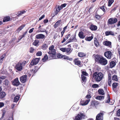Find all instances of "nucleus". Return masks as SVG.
<instances>
[{
    "instance_id": "nucleus-49",
    "label": "nucleus",
    "mask_w": 120,
    "mask_h": 120,
    "mask_svg": "<svg viewBox=\"0 0 120 120\" xmlns=\"http://www.w3.org/2000/svg\"><path fill=\"white\" fill-rule=\"evenodd\" d=\"M116 115L117 116H120V109L116 111Z\"/></svg>"
},
{
    "instance_id": "nucleus-43",
    "label": "nucleus",
    "mask_w": 120,
    "mask_h": 120,
    "mask_svg": "<svg viewBox=\"0 0 120 120\" xmlns=\"http://www.w3.org/2000/svg\"><path fill=\"white\" fill-rule=\"evenodd\" d=\"M96 38V40H94V44H95V46L96 47H97L98 46V45L99 44V43H98V41L97 40V39L96 38Z\"/></svg>"
},
{
    "instance_id": "nucleus-37",
    "label": "nucleus",
    "mask_w": 120,
    "mask_h": 120,
    "mask_svg": "<svg viewBox=\"0 0 120 120\" xmlns=\"http://www.w3.org/2000/svg\"><path fill=\"white\" fill-rule=\"evenodd\" d=\"M26 12V11L25 10H24L18 12L17 13V14H18V15H22L25 13Z\"/></svg>"
},
{
    "instance_id": "nucleus-36",
    "label": "nucleus",
    "mask_w": 120,
    "mask_h": 120,
    "mask_svg": "<svg viewBox=\"0 0 120 120\" xmlns=\"http://www.w3.org/2000/svg\"><path fill=\"white\" fill-rule=\"evenodd\" d=\"M118 83H114L112 84V87L113 88H116L118 85Z\"/></svg>"
},
{
    "instance_id": "nucleus-19",
    "label": "nucleus",
    "mask_w": 120,
    "mask_h": 120,
    "mask_svg": "<svg viewBox=\"0 0 120 120\" xmlns=\"http://www.w3.org/2000/svg\"><path fill=\"white\" fill-rule=\"evenodd\" d=\"M90 101V99H88L84 102H83L82 101H81V104L82 105V106L86 105L88 104L89 102Z\"/></svg>"
},
{
    "instance_id": "nucleus-61",
    "label": "nucleus",
    "mask_w": 120,
    "mask_h": 120,
    "mask_svg": "<svg viewBox=\"0 0 120 120\" xmlns=\"http://www.w3.org/2000/svg\"><path fill=\"white\" fill-rule=\"evenodd\" d=\"M100 8L104 12H105V10L104 8V6H102Z\"/></svg>"
},
{
    "instance_id": "nucleus-28",
    "label": "nucleus",
    "mask_w": 120,
    "mask_h": 120,
    "mask_svg": "<svg viewBox=\"0 0 120 120\" xmlns=\"http://www.w3.org/2000/svg\"><path fill=\"white\" fill-rule=\"evenodd\" d=\"M115 65V63L114 61H111L110 63V66L111 68L113 67Z\"/></svg>"
},
{
    "instance_id": "nucleus-30",
    "label": "nucleus",
    "mask_w": 120,
    "mask_h": 120,
    "mask_svg": "<svg viewBox=\"0 0 120 120\" xmlns=\"http://www.w3.org/2000/svg\"><path fill=\"white\" fill-rule=\"evenodd\" d=\"M48 47V45L46 44H43L42 46V48L43 50H45L47 49Z\"/></svg>"
},
{
    "instance_id": "nucleus-10",
    "label": "nucleus",
    "mask_w": 120,
    "mask_h": 120,
    "mask_svg": "<svg viewBox=\"0 0 120 120\" xmlns=\"http://www.w3.org/2000/svg\"><path fill=\"white\" fill-rule=\"evenodd\" d=\"M104 114L103 113H100L96 116V120H103Z\"/></svg>"
},
{
    "instance_id": "nucleus-38",
    "label": "nucleus",
    "mask_w": 120,
    "mask_h": 120,
    "mask_svg": "<svg viewBox=\"0 0 120 120\" xmlns=\"http://www.w3.org/2000/svg\"><path fill=\"white\" fill-rule=\"evenodd\" d=\"M5 84L7 86H8V85L9 84L10 82L7 79H6L4 81Z\"/></svg>"
},
{
    "instance_id": "nucleus-46",
    "label": "nucleus",
    "mask_w": 120,
    "mask_h": 120,
    "mask_svg": "<svg viewBox=\"0 0 120 120\" xmlns=\"http://www.w3.org/2000/svg\"><path fill=\"white\" fill-rule=\"evenodd\" d=\"M60 50L63 52H66V48H60Z\"/></svg>"
},
{
    "instance_id": "nucleus-41",
    "label": "nucleus",
    "mask_w": 120,
    "mask_h": 120,
    "mask_svg": "<svg viewBox=\"0 0 120 120\" xmlns=\"http://www.w3.org/2000/svg\"><path fill=\"white\" fill-rule=\"evenodd\" d=\"M38 41H36L35 40L33 43V44L35 46H37L38 45Z\"/></svg>"
},
{
    "instance_id": "nucleus-44",
    "label": "nucleus",
    "mask_w": 120,
    "mask_h": 120,
    "mask_svg": "<svg viewBox=\"0 0 120 120\" xmlns=\"http://www.w3.org/2000/svg\"><path fill=\"white\" fill-rule=\"evenodd\" d=\"M42 53L41 51H38L36 53V55L38 56H41L42 55Z\"/></svg>"
},
{
    "instance_id": "nucleus-1",
    "label": "nucleus",
    "mask_w": 120,
    "mask_h": 120,
    "mask_svg": "<svg viewBox=\"0 0 120 120\" xmlns=\"http://www.w3.org/2000/svg\"><path fill=\"white\" fill-rule=\"evenodd\" d=\"M95 59L96 62L102 65H105L107 63V61L106 59L98 55H96L95 56Z\"/></svg>"
},
{
    "instance_id": "nucleus-54",
    "label": "nucleus",
    "mask_w": 120,
    "mask_h": 120,
    "mask_svg": "<svg viewBox=\"0 0 120 120\" xmlns=\"http://www.w3.org/2000/svg\"><path fill=\"white\" fill-rule=\"evenodd\" d=\"M66 5V3H64L63 4H62L60 6L62 8H63L65 7Z\"/></svg>"
},
{
    "instance_id": "nucleus-25",
    "label": "nucleus",
    "mask_w": 120,
    "mask_h": 120,
    "mask_svg": "<svg viewBox=\"0 0 120 120\" xmlns=\"http://www.w3.org/2000/svg\"><path fill=\"white\" fill-rule=\"evenodd\" d=\"M72 51V49H71V48H66V52L67 53V54H69V53H70Z\"/></svg>"
},
{
    "instance_id": "nucleus-33",
    "label": "nucleus",
    "mask_w": 120,
    "mask_h": 120,
    "mask_svg": "<svg viewBox=\"0 0 120 120\" xmlns=\"http://www.w3.org/2000/svg\"><path fill=\"white\" fill-rule=\"evenodd\" d=\"M107 98L108 99L107 100H105V102L106 103H110V96L109 94H108L107 95Z\"/></svg>"
},
{
    "instance_id": "nucleus-63",
    "label": "nucleus",
    "mask_w": 120,
    "mask_h": 120,
    "mask_svg": "<svg viewBox=\"0 0 120 120\" xmlns=\"http://www.w3.org/2000/svg\"><path fill=\"white\" fill-rule=\"evenodd\" d=\"M48 53L49 54V55L50 56V57H51V58H52V51H49V52H48Z\"/></svg>"
},
{
    "instance_id": "nucleus-42",
    "label": "nucleus",
    "mask_w": 120,
    "mask_h": 120,
    "mask_svg": "<svg viewBox=\"0 0 120 120\" xmlns=\"http://www.w3.org/2000/svg\"><path fill=\"white\" fill-rule=\"evenodd\" d=\"M92 86L93 88H97L99 87V86L97 84H94L92 85Z\"/></svg>"
},
{
    "instance_id": "nucleus-9",
    "label": "nucleus",
    "mask_w": 120,
    "mask_h": 120,
    "mask_svg": "<svg viewBox=\"0 0 120 120\" xmlns=\"http://www.w3.org/2000/svg\"><path fill=\"white\" fill-rule=\"evenodd\" d=\"M27 75H23L20 77V81L22 83L26 82L27 80Z\"/></svg>"
},
{
    "instance_id": "nucleus-29",
    "label": "nucleus",
    "mask_w": 120,
    "mask_h": 120,
    "mask_svg": "<svg viewBox=\"0 0 120 120\" xmlns=\"http://www.w3.org/2000/svg\"><path fill=\"white\" fill-rule=\"evenodd\" d=\"M104 97L103 96H97L96 98L97 99H98L100 100H101L102 99H104Z\"/></svg>"
},
{
    "instance_id": "nucleus-53",
    "label": "nucleus",
    "mask_w": 120,
    "mask_h": 120,
    "mask_svg": "<svg viewBox=\"0 0 120 120\" xmlns=\"http://www.w3.org/2000/svg\"><path fill=\"white\" fill-rule=\"evenodd\" d=\"M58 23H57V22H56L54 25V28H57L58 26Z\"/></svg>"
},
{
    "instance_id": "nucleus-34",
    "label": "nucleus",
    "mask_w": 120,
    "mask_h": 120,
    "mask_svg": "<svg viewBox=\"0 0 120 120\" xmlns=\"http://www.w3.org/2000/svg\"><path fill=\"white\" fill-rule=\"evenodd\" d=\"M81 78L82 81H83V82H85L86 81V77L83 75H81Z\"/></svg>"
},
{
    "instance_id": "nucleus-39",
    "label": "nucleus",
    "mask_w": 120,
    "mask_h": 120,
    "mask_svg": "<svg viewBox=\"0 0 120 120\" xmlns=\"http://www.w3.org/2000/svg\"><path fill=\"white\" fill-rule=\"evenodd\" d=\"M25 35L23 34L22 35H21L18 38V40H20L22 39L25 36Z\"/></svg>"
},
{
    "instance_id": "nucleus-26",
    "label": "nucleus",
    "mask_w": 120,
    "mask_h": 120,
    "mask_svg": "<svg viewBox=\"0 0 120 120\" xmlns=\"http://www.w3.org/2000/svg\"><path fill=\"white\" fill-rule=\"evenodd\" d=\"M98 92L99 94H100L103 95L105 94L104 91L102 89H99L98 90Z\"/></svg>"
},
{
    "instance_id": "nucleus-45",
    "label": "nucleus",
    "mask_w": 120,
    "mask_h": 120,
    "mask_svg": "<svg viewBox=\"0 0 120 120\" xmlns=\"http://www.w3.org/2000/svg\"><path fill=\"white\" fill-rule=\"evenodd\" d=\"M95 17L98 19H99L101 17L97 14L95 15Z\"/></svg>"
},
{
    "instance_id": "nucleus-55",
    "label": "nucleus",
    "mask_w": 120,
    "mask_h": 120,
    "mask_svg": "<svg viewBox=\"0 0 120 120\" xmlns=\"http://www.w3.org/2000/svg\"><path fill=\"white\" fill-rule=\"evenodd\" d=\"M34 50V49L32 47H31L30 49V52L31 53H32Z\"/></svg>"
},
{
    "instance_id": "nucleus-2",
    "label": "nucleus",
    "mask_w": 120,
    "mask_h": 120,
    "mask_svg": "<svg viewBox=\"0 0 120 120\" xmlns=\"http://www.w3.org/2000/svg\"><path fill=\"white\" fill-rule=\"evenodd\" d=\"M93 76L94 77L96 81L99 82L102 79L103 75L101 72H95L93 74Z\"/></svg>"
},
{
    "instance_id": "nucleus-3",
    "label": "nucleus",
    "mask_w": 120,
    "mask_h": 120,
    "mask_svg": "<svg viewBox=\"0 0 120 120\" xmlns=\"http://www.w3.org/2000/svg\"><path fill=\"white\" fill-rule=\"evenodd\" d=\"M26 63V61L19 62L15 66L16 69L18 71H21L22 69V67L25 65Z\"/></svg>"
},
{
    "instance_id": "nucleus-14",
    "label": "nucleus",
    "mask_w": 120,
    "mask_h": 120,
    "mask_svg": "<svg viewBox=\"0 0 120 120\" xmlns=\"http://www.w3.org/2000/svg\"><path fill=\"white\" fill-rule=\"evenodd\" d=\"M45 37V35L42 34H40L36 35V38L37 39H44Z\"/></svg>"
},
{
    "instance_id": "nucleus-56",
    "label": "nucleus",
    "mask_w": 120,
    "mask_h": 120,
    "mask_svg": "<svg viewBox=\"0 0 120 120\" xmlns=\"http://www.w3.org/2000/svg\"><path fill=\"white\" fill-rule=\"evenodd\" d=\"M86 97L87 99H89L91 98V96L90 94H88L86 96Z\"/></svg>"
},
{
    "instance_id": "nucleus-59",
    "label": "nucleus",
    "mask_w": 120,
    "mask_h": 120,
    "mask_svg": "<svg viewBox=\"0 0 120 120\" xmlns=\"http://www.w3.org/2000/svg\"><path fill=\"white\" fill-rule=\"evenodd\" d=\"M39 31L41 32H45L46 34H48V31H46V30H40Z\"/></svg>"
},
{
    "instance_id": "nucleus-58",
    "label": "nucleus",
    "mask_w": 120,
    "mask_h": 120,
    "mask_svg": "<svg viewBox=\"0 0 120 120\" xmlns=\"http://www.w3.org/2000/svg\"><path fill=\"white\" fill-rule=\"evenodd\" d=\"M34 30V28H33L32 29H30L29 32V33H32L33 31V30Z\"/></svg>"
},
{
    "instance_id": "nucleus-16",
    "label": "nucleus",
    "mask_w": 120,
    "mask_h": 120,
    "mask_svg": "<svg viewBox=\"0 0 120 120\" xmlns=\"http://www.w3.org/2000/svg\"><path fill=\"white\" fill-rule=\"evenodd\" d=\"M83 34V32L81 31L79 32L78 34V36L80 38L83 39L85 37V36Z\"/></svg>"
},
{
    "instance_id": "nucleus-7",
    "label": "nucleus",
    "mask_w": 120,
    "mask_h": 120,
    "mask_svg": "<svg viewBox=\"0 0 120 120\" xmlns=\"http://www.w3.org/2000/svg\"><path fill=\"white\" fill-rule=\"evenodd\" d=\"M117 21V20L116 18H112L108 20V23L110 24H112L116 23Z\"/></svg>"
},
{
    "instance_id": "nucleus-20",
    "label": "nucleus",
    "mask_w": 120,
    "mask_h": 120,
    "mask_svg": "<svg viewBox=\"0 0 120 120\" xmlns=\"http://www.w3.org/2000/svg\"><path fill=\"white\" fill-rule=\"evenodd\" d=\"M52 53V58L53 59H55V58L56 56V52L55 50L54 49H53L51 51Z\"/></svg>"
},
{
    "instance_id": "nucleus-35",
    "label": "nucleus",
    "mask_w": 120,
    "mask_h": 120,
    "mask_svg": "<svg viewBox=\"0 0 120 120\" xmlns=\"http://www.w3.org/2000/svg\"><path fill=\"white\" fill-rule=\"evenodd\" d=\"M114 0H109L108 2V6H110L112 3L114 2Z\"/></svg>"
},
{
    "instance_id": "nucleus-50",
    "label": "nucleus",
    "mask_w": 120,
    "mask_h": 120,
    "mask_svg": "<svg viewBox=\"0 0 120 120\" xmlns=\"http://www.w3.org/2000/svg\"><path fill=\"white\" fill-rule=\"evenodd\" d=\"M111 82L112 81L111 79H108V85L109 86H111Z\"/></svg>"
},
{
    "instance_id": "nucleus-47",
    "label": "nucleus",
    "mask_w": 120,
    "mask_h": 120,
    "mask_svg": "<svg viewBox=\"0 0 120 120\" xmlns=\"http://www.w3.org/2000/svg\"><path fill=\"white\" fill-rule=\"evenodd\" d=\"M82 75H84L85 76H88V74L85 71H82Z\"/></svg>"
},
{
    "instance_id": "nucleus-12",
    "label": "nucleus",
    "mask_w": 120,
    "mask_h": 120,
    "mask_svg": "<svg viewBox=\"0 0 120 120\" xmlns=\"http://www.w3.org/2000/svg\"><path fill=\"white\" fill-rule=\"evenodd\" d=\"M74 62L75 65H77L79 67H81L82 66L83 64H81L80 61L77 60V59H75L74 60Z\"/></svg>"
},
{
    "instance_id": "nucleus-23",
    "label": "nucleus",
    "mask_w": 120,
    "mask_h": 120,
    "mask_svg": "<svg viewBox=\"0 0 120 120\" xmlns=\"http://www.w3.org/2000/svg\"><path fill=\"white\" fill-rule=\"evenodd\" d=\"M20 97V96L19 95L15 96L14 98L13 101L15 102H17L19 100Z\"/></svg>"
},
{
    "instance_id": "nucleus-31",
    "label": "nucleus",
    "mask_w": 120,
    "mask_h": 120,
    "mask_svg": "<svg viewBox=\"0 0 120 120\" xmlns=\"http://www.w3.org/2000/svg\"><path fill=\"white\" fill-rule=\"evenodd\" d=\"M112 80H115L116 81H118V79L117 78V76L116 75L113 76L112 77Z\"/></svg>"
},
{
    "instance_id": "nucleus-8",
    "label": "nucleus",
    "mask_w": 120,
    "mask_h": 120,
    "mask_svg": "<svg viewBox=\"0 0 120 120\" xmlns=\"http://www.w3.org/2000/svg\"><path fill=\"white\" fill-rule=\"evenodd\" d=\"M13 85L15 86H17L20 84V82H19L18 78L15 79L12 81Z\"/></svg>"
},
{
    "instance_id": "nucleus-11",
    "label": "nucleus",
    "mask_w": 120,
    "mask_h": 120,
    "mask_svg": "<svg viewBox=\"0 0 120 120\" xmlns=\"http://www.w3.org/2000/svg\"><path fill=\"white\" fill-rule=\"evenodd\" d=\"M112 55L111 52L110 51H107L105 52L104 55L107 58L111 59Z\"/></svg>"
},
{
    "instance_id": "nucleus-5",
    "label": "nucleus",
    "mask_w": 120,
    "mask_h": 120,
    "mask_svg": "<svg viewBox=\"0 0 120 120\" xmlns=\"http://www.w3.org/2000/svg\"><path fill=\"white\" fill-rule=\"evenodd\" d=\"M75 36L76 35H72L71 38L67 41V42L64 43V45H66L71 42L77 41V39L76 38Z\"/></svg>"
},
{
    "instance_id": "nucleus-15",
    "label": "nucleus",
    "mask_w": 120,
    "mask_h": 120,
    "mask_svg": "<svg viewBox=\"0 0 120 120\" xmlns=\"http://www.w3.org/2000/svg\"><path fill=\"white\" fill-rule=\"evenodd\" d=\"M89 28L92 31L96 30L97 29V26L93 24H91Z\"/></svg>"
},
{
    "instance_id": "nucleus-21",
    "label": "nucleus",
    "mask_w": 120,
    "mask_h": 120,
    "mask_svg": "<svg viewBox=\"0 0 120 120\" xmlns=\"http://www.w3.org/2000/svg\"><path fill=\"white\" fill-rule=\"evenodd\" d=\"M91 35V36L90 37H86L85 38V40L87 41H91L93 39V34H92Z\"/></svg>"
},
{
    "instance_id": "nucleus-32",
    "label": "nucleus",
    "mask_w": 120,
    "mask_h": 120,
    "mask_svg": "<svg viewBox=\"0 0 120 120\" xmlns=\"http://www.w3.org/2000/svg\"><path fill=\"white\" fill-rule=\"evenodd\" d=\"M48 59V56L46 54H45L44 56V57L42 58V60L43 62H45Z\"/></svg>"
},
{
    "instance_id": "nucleus-24",
    "label": "nucleus",
    "mask_w": 120,
    "mask_h": 120,
    "mask_svg": "<svg viewBox=\"0 0 120 120\" xmlns=\"http://www.w3.org/2000/svg\"><path fill=\"white\" fill-rule=\"evenodd\" d=\"M10 20V18L9 16H7L5 17L3 19V22H5L9 21Z\"/></svg>"
},
{
    "instance_id": "nucleus-18",
    "label": "nucleus",
    "mask_w": 120,
    "mask_h": 120,
    "mask_svg": "<svg viewBox=\"0 0 120 120\" xmlns=\"http://www.w3.org/2000/svg\"><path fill=\"white\" fill-rule=\"evenodd\" d=\"M105 34L106 36H108L109 35L113 36L114 35V33L111 31H106L105 32Z\"/></svg>"
},
{
    "instance_id": "nucleus-52",
    "label": "nucleus",
    "mask_w": 120,
    "mask_h": 120,
    "mask_svg": "<svg viewBox=\"0 0 120 120\" xmlns=\"http://www.w3.org/2000/svg\"><path fill=\"white\" fill-rule=\"evenodd\" d=\"M54 46L53 45H52L50 46L49 48V50L50 51H52L54 49Z\"/></svg>"
},
{
    "instance_id": "nucleus-17",
    "label": "nucleus",
    "mask_w": 120,
    "mask_h": 120,
    "mask_svg": "<svg viewBox=\"0 0 120 120\" xmlns=\"http://www.w3.org/2000/svg\"><path fill=\"white\" fill-rule=\"evenodd\" d=\"M6 94V93L4 91L0 92V98L2 99L4 98Z\"/></svg>"
},
{
    "instance_id": "nucleus-57",
    "label": "nucleus",
    "mask_w": 120,
    "mask_h": 120,
    "mask_svg": "<svg viewBox=\"0 0 120 120\" xmlns=\"http://www.w3.org/2000/svg\"><path fill=\"white\" fill-rule=\"evenodd\" d=\"M45 16V15H43L39 19V20H41Z\"/></svg>"
},
{
    "instance_id": "nucleus-48",
    "label": "nucleus",
    "mask_w": 120,
    "mask_h": 120,
    "mask_svg": "<svg viewBox=\"0 0 120 120\" xmlns=\"http://www.w3.org/2000/svg\"><path fill=\"white\" fill-rule=\"evenodd\" d=\"M65 59H66L68 60H69L70 61H71L73 59L71 58H69L68 56H66V58Z\"/></svg>"
},
{
    "instance_id": "nucleus-13",
    "label": "nucleus",
    "mask_w": 120,
    "mask_h": 120,
    "mask_svg": "<svg viewBox=\"0 0 120 120\" xmlns=\"http://www.w3.org/2000/svg\"><path fill=\"white\" fill-rule=\"evenodd\" d=\"M90 103V106L92 107L96 106L99 103L98 102L95 100L92 101Z\"/></svg>"
},
{
    "instance_id": "nucleus-40",
    "label": "nucleus",
    "mask_w": 120,
    "mask_h": 120,
    "mask_svg": "<svg viewBox=\"0 0 120 120\" xmlns=\"http://www.w3.org/2000/svg\"><path fill=\"white\" fill-rule=\"evenodd\" d=\"M78 55L80 57H82L84 56V53L80 52L79 53Z\"/></svg>"
},
{
    "instance_id": "nucleus-27",
    "label": "nucleus",
    "mask_w": 120,
    "mask_h": 120,
    "mask_svg": "<svg viewBox=\"0 0 120 120\" xmlns=\"http://www.w3.org/2000/svg\"><path fill=\"white\" fill-rule=\"evenodd\" d=\"M25 24H22L18 29V30L19 31H19L21 30L23 28V27L25 26Z\"/></svg>"
},
{
    "instance_id": "nucleus-51",
    "label": "nucleus",
    "mask_w": 120,
    "mask_h": 120,
    "mask_svg": "<svg viewBox=\"0 0 120 120\" xmlns=\"http://www.w3.org/2000/svg\"><path fill=\"white\" fill-rule=\"evenodd\" d=\"M57 56L58 58H62V56L60 53H59L57 54Z\"/></svg>"
},
{
    "instance_id": "nucleus-60",
    "label": "nucleus",
    "mask_w": 120,
    "mask_h": 120,
    "mask_svg": "<svg viewBox=\"0 0 120 120\" xmlns=\"http://www.w3.org/2000/svg\"><path fill=\"white\" fill-rule=\"evenodd\" d=\"M4 105V103L3 102H0V108L3 107Z\"/></svg>"
},
{
    "instance_id": "nucleus-22",
    "label": "nucleus",
    "mask_w": 120,
    "mask_h": 120,
    "mask_svg": "<svg viewBox=\"0 0 120 120\" xmlns=\"http://www.w3.org/2000/svg\"><path fill=\"white\" fill-rule=\"evenodd\" d=\"M103 44L106 46H109L111 45V43L110 41H106L104 42Z\"/></svg>"
},
{
    "instance_id": "nucleus-64",
    "label": "nucleus",
    "mask_w": 120,
    "mask_h": 120,
    "mask_svg": "<svg viewBox=\"0 0 120 120\" xmlns=\"http://www.w3.org/2000/svg\"><path fill=\"white\" fill-rule=\"evenodd\" d=\"M8 120H13L12 117H9Z\"/></svg>"
},
{
    "instance_id": "nucleus-4",
    "label": "nucleus",
    "mask_w": 120,
    "mask_h": 120,
    "mask_svg": "<svg viewBox=\"0 0 120 120\" xmlns=\"http://www.w3.org/2000/svg\"><path fill=\"white\" fill-rule=\"evenodd\" d=\"M85 116L83 112H80L75 117L74 120H81L85 119Z\"/></svg>"
},
{
    "instance_id": "nucleus-6",
    "label": "nucleus",
    "mask_w": 120,
    "mask_h": 120,
    "mask_svg": "<svg viewBox=\"0 0 120 120\" xmlns=\"http://www.w3.org/2000/svg\"><path fill=\"white\" fill-rule=\"evenodd\" d=\"M40 59V58H35L33 59L31 61L30 64L31 65H35L37 64L39 62Z\"/></svg>"
},
{
    "instance_id": "nucleus-62",
    "label": "nucleus",
    "mask_w": 120,
    "mask_h": 120,
    "mask_svg": "<svg viewBox=\"0 0 120 120\" xmlns=\"http://www.w3.org/2000/svg\"><path fill=\"white\" fill-rule=\"evenodd\" d=\"M59 11H60L59 10H58L56 8V11L55 12L56 15L57 14H58V12Z\"/></svg>"
}]
</instances>
